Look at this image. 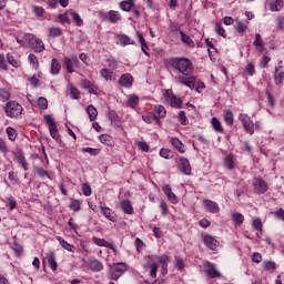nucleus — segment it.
Wrapping results in <instances>:
<instances>
[{"label": "nucleus", "mask_w": 284, "mask_h": 284, "mask_svg": "<svg viewBox=\"0 0 284 284\" xmlns=\"http://www.w3.org/2000/svg\"><path fill=\"white\" fill-rule=\"evenodd\" d=\"M126 105L128 108H136V105H139V98L136 94H131L128 97Z\"/></svg>", "instance_id": "obj_35"}, {"label": "nucleus", "mask_w": 284, "mask_h": 284, "mask_svg": "<svg viewBox=\"0 0 284 284\" xmlns=\"http://www.w3.org/2000/svg\"><path fill=\"white\" fill-rule=\"evenodd\" d=\"M152 261H159L162 270V274H168V263H170V257L168 255H161V256H152Z\"/></svg>", "instance_id": "obj_15"}, {"label": "nucleus", "mask_w": 284, "mask_h": 284, "mask_svg": "<svg viewBox=\"0 0 284 284\" xmlns=\"http://www.w3.org/2000/svg\"><path fill=\"white\" fill-rule=\"evenodd\" d=\"M253 187L256 194H265L268 190L267 182L261 178H255L253 180Z\"/></svg>", "instance_id": "obj_7"}, {"label": "nucleus", "mask_w": 284, "mask_h": 284, "mask_svg": "<svg viewBox=\"0 0 284 284\" xmlns=\"http://www.w3.org/2000/svg\"><path fill=\"white\" fill-rule=\"evenodd\" d=\"M69 14L71 19L74 21L75 26L81 27L83 26V19H81V16L77 13L74 10H69Z\"/></svg>", "instance_id": "obj_33"}, {"label": "nucleus", "mask_w": 284, "mask_h": 284, "mask_svg": "<svg viewBox=\"0 0 284 284\" xmlns=\"http://www.w3.org/2000/svg\"><path fill=\"white\" fill-rule=\"evenodd\" d=\"M203 205L206 212H210L211 214H219V212H221L219 204L212 200H203Z\"/></svg>", "instance_id": "obj_12"}, {"label": "nucleus", "mask_w": 284, "mask_h": 284, "mask_svg": "<svg viewBox=\"0 0 284 284\" xmlns=\"http://www.w3.org/2000/svg\"><path fill=\"white\" fill-rule=\"evenodd\" d=\"M68 91H69L71 99H79L81 97V92L79 91V89H77L72 84H69Z\"/></svg>", "instance_id": "obj_37"}, {"label": "nucleus", "mask_w": 284, "mask_h": 284, "mask_svg": "<svg viewBox=\"0 0 284 284\" xmlns=\"http://www.w3.org/2000/svg\"><path fill=\"white\" fill-rule=\"evenodd\" d=\"M100 143H103L104 145H112V138L108 134H102L99 136Z\"/></svg>", "instance_id": "obj_52"}, {"label": "nucleus", "mask_w": 284, "mask_h": 284, "mask_svg": "<svg viewBox=\"0 0 284 284\" xmlns=\"http://www.w3.org/2000/svg\"><path fill=\"white\" fill-rule=\"evenodd\" d=\"M31 8H32V12H34L36 17H43L44 10L42 9V7L33 4Z\"/></svg>", "instance_id": "obj_57"}, {"label": "nucleus", "mask_w": 284, "mask_h": 284, "mask_svg": "<svg viewBox=\"0 0 284 284\" xmlns=\"http://www.w3.org/2000/svg\"><path fill=\"white\" fill-rule=\"evenodd\" d=\"M57 241H59L60 245L63 247V250H67V252L74 253V245L68 243L63 237L57 236Z\"/></svg>", "instance_id": "obj_31"}, {"label": "nucleus", "mask_w": 284, "mask_h": 284, "mask_svg": "<svg viewBox=\"0 0 284 284\" xmlns=\"http://www.w3.org/2000/svg\"><path fill=\"white\" fill-rule=\"evenodd\" d=\"M245 72L248 74V77H254L256 69L254 68V64L248 62L245 67Z\"/></svg>", "instance_id": "obj_56"}, {"label": "nucleus", "mask_w": 284, "mask_h": 284, "mask_svg": "<svg viewBox=\"0 0 284 284\" xmlns=\"http://www.w3.org/2000/svg\"><path fill=\"white\" fill-rule=\"evenodd\" d=\"M180 34L183 43H186V45H192V43H194L192 38H190V36L185 34L183 31H181Z\"/></svg>", "instance_id": "obj_60"}, {"label": "nucleus", "mask_w": 284, "mask_h": 284, "mask_svg": "<svg viewBox=\"0 0 284 284\" xmlns=\"http://www.w3.org/2000/svg\"><path fill=\"white\" fill-rule=\"evenodd\" d=\"M148 267L150 270V276L152 278H156V272H159V265H156V263H150L148 264Z\"/></svg>", "instance_id": "obj_48"}, {"label": "nucleus", "mask_w": 284, "mask_h": 284, "mask_svg": "<svg viewBox=\"0 0 284 284\" xmlns=\"http://www.w3.org/2000/svg\"><path fill=\"white\" fill-rule=\"evenodd\" d=\"M274 79H275L276 85H281V83H283V79H284L283 65L275 68Z\"/></svg>", "instance_id": "obj_27"}, {"label": "nucleus", "mask_w": 284, "mask_h": 284, "mask_svg": "<svg viewBox=\"0 0 284 284\" xmlns=\"http://www.w3.org/2000/svg\"><path fill=\"white\" fill-rule=\"evenodd\" d=\"M100 210L102 216H104L105 219H108V221H111L112 223H116V217H114V213H112V210L110 207L100 206Z\"/></svg>", "instance_id": "obj_22"}, {"label": "nucleus", "mask_w": 284, "mask_h": 284, "mask_svg": "<svg viewBox=\"0 0 284 284\" xmlns=\"http://www.w3.org/2000/svg\"><path fill=\"white\" fill-rule=\"evenodd\" d=\"M143 121H145V123H156V125H159V123H161V120H159V116H156V114H144L142 115Z\"/></svg>", "instance_id": "obj_32"}, {"label": "nucleus", "mask_w": 284, "mask_h": 284, "mask_svg": "<svg viewBox=\"0 0 284 284\" xmlns=\"http://www.w3.org/2000/svg\"><path fill=\"white\" fill-rule=\"evenodd\" d=\"M179 168L182 174H185L186 176H190V174H192V166L190 165V160H187L186 158H180Z\"/></svg>", "instance_id": "obj_14"}, {"label": "nucleus", "mask_w": 284, "mask_h": 284, "mask_svg": "<svg viewBox=\"0 0 284 284\" xmlns=\"http://www.w3.org/2000/svg\"><path fill=\"white\" fill-rule=\"evenodd\" d=\"M58 19L60 23H70V11H67L65 13H60L58 16Z\"/></svg>", "instance_id": "obj_54"}, {"label": "nucleus", "mask_w": 284, "mask_h": 284, "mask_svg": "<svg viewBox=\"0 0 284 284\" xmlns=\"http://www.w3.org/2000/svg\"><path fill=\"white\" fill-rule=\"evenodd\" d=\"M7 59L8 63H10V65H12L13 68H21V61L14 59L12 54H8Z\"/></svg>", "instance_id": "obj_49"}, {"label": "nucleus", "mask_w": 284, "mask_h": 284, "mask_svg": "<svg viewBox=\"0 0 284 284\" xmlns=\"http://www.w3.org/2000/svg\"><path fill=\"white\" fill-rule=\"evenodd\" d=\"M134 40L125 33L118 34V45L125 48V45H134Z\"/></svg>", "instance_id": "obj_16"}, {"label": "nucleus", "mask_w": 284, "mask_h": 284, "mask_svg": "<svg viewBox=\"0 0 284 284\" xmlns=\"http://www.w3.org/2000/svg\"><path fill=\"white\" fill-rule=\"evenodd\" d=\"M135 145H138L141 152H150V144L145 141H136Z\"/></svg>", "instance_id": "obj_46"}, {"label": "nucleus", "mask_w": 284, "mask_h": 284, "mask_svg": "<svg viewBox=\"0 0 284 284\" xmlns=\"http://www.w3.org/2000/svg\"><path fill=\"white\" fill-rule=\"evenodd\" d=\"M80 85L83 90H87L89 94H99V87L89 80H81Z\"/></svg>", "instance_id": "obj_11"}, {"label": "nucleus", "mask_w": 284, "mask_h": 284, "mask_svg": "<svg viewBox=\"0 0 284 284\" xmlns=\"http://www.w3.org/2000/svg\"><path fill=\"white\" fill-rule=\"evenodd\" d=\"M215 32L216 34H219V37H223V39L227 37V33L225 32V29L223 28V26H221V23L215 24Z\"/></svg>", "instance_id": "obj_53"}, {"label": "nucleus", "mask_w": 284, "mask_h": 284, "mask_svg": "<svg viewBox=\"0 0 284 284\" xmlns=\"http://www.w3.org/2000/svg\"><path fill=\"white\" fill-rule=\"evenodd\" d=\"M165 101L170 104L171 108H181V105H183V100L174 95L172 90H168L165 92Z\"/></svg>", "instance_id": "obj_5"}, {"label": "nucleus", "mask_w": 284, "mask_h": 284, "mask_svg": "<svg viewBox=\"0 0 284 284\" xmlns=\"http://www.w3.org/2000/svg\"><path fill=\"white\" fill-rule=\"evenodd\" d=\"M178 119H179L181 125H187V116H185V112L180 111Z\"/></svg>", "instance_id": "obj_63"}, {"label": "nucleus", "mask_w": 284, "mask_h": 284, "mask_svg": "<svg viewBox=\"0 0 284 284\" xmlns=\"http://www.w3.org/2000/svg\"><path fill=\"white\" fill-rule=\"evenodd\" d=\"M204 271L206 272L210 278H219L221 277V272L216 270V265L211 262L204 263Z\"/></svg>", "instance_id": "obj_9"}, {"label": "nucleus", "mask_w": 284, "mask_h": 284, "mask_svg": "<svg viewBox=\"0 0 284 284\" xmlns=\"http://www.w3.org/2000/svg\"><path fill=\"white\" fill-rule=\"evenodd\" d=\"M240 121H241L245 132H247V134H251V135L254 134V122L252 121V119L248 118L247 114L241 113Z\"/></svg>", "instance_id": "obj_6"}, {"label": "nucleus", "mask_w": 284, "mask_h": 284, "mask_svg": "<svg viewBox=\"0 0 284 284\" xmlns=\"http://www.w3.org/2000/svg\"><path fill=\"white\" fill-rule=\"evenodd\" d=\"M170 143L180 154H185V144L179 138H170Z\"/></svg>", "instance_id": "obj_18"}, {"label": "nucleus", "mask_w": 284, "mask_h": 284, "mask_svg": "<svg viewBox=\"0 0 284 284\" xmlns=\"http://www.w3.org/2000/svg\"><path fill=\"white\" fill-rule=\"evenodd\" d=\"M106 19L110 21V23H118V21H121L122 17L119 11L110 10Z\"/></svg>", "instance_id": "obj_26"}, {"label": "nucleus", "mask_w": 284, "mask_h": 284, "mask_svg": "<svg viewBox=\"0 0 284 284\" xmlns=\"http://www.w3.org/2000/svg\"><path fill=\"white\" fill-rule=\"evenodd\" d=\"M263 267L264 270H266V272H271V270L272 271L276 270V263L272 261H264Z\"/></svg>", "instance_id": "obj_51"}, {"label": "nucleus", "mask_w": 284, "mask_h": 284, "mask_svg": "<svg viewBox=\"0 0 284 284\" xmlns=\"http://www.w3.org/2000/svg\"><path fill=\"white\" fill-rule=\"evenodd\" d=\"M235 30L236 32L243 33L247 30V24H244L241 20L236 19Z\"/></svg>", "instance_id": "obj_50"}, {"label": "nucleus", "mask_w": 284, "mask_h": 284, "mask_svg": "<svg viewBox=\"0 0 284 284\" xmlns=\"http://www.w3.org/2000/svg\"><path fill=\"white\" fill-rule=\"evenodd\" d=\"M136 37L139 39V42L141 43V50L146 55L150 57V53H148V50H150V47H148V42H145V38H143V34L141 32H136Z\"/></svg>", "instance_id": "obj_25"}, {"label": "nucleus", "mask_w": 284, "mask_h": 284, "mask_svg": "<svg viewBox=\"0 0 284 284\" xmlns=\"http://www.w3.org/2000/svg\"><path fill=\"white\" fill-rule=\"evenodd\" d=\"M82 192H83L84 196H91L92 195V186H90V184H88V183L82 184Z\"/></svg>", "instance_id": "obj_59"}, {"label": "nucleus", "mask_w": 284, "mask_h": 284, "mask_svg": "<svg viewBox=\"0 0 284 284\" xmlns=\"http://www.w3.org/2000/svg\"><path fill=\"white\" fill-rule=\"evenodd\" d=\"M109 121H111L112 125L120 126L121 125V118L114 111H109L106 113Z\"/></svg>", "instance_id": "obj_28"}, {"label": "nucleus", "mask_w": 284, "mask_h": 284, "mask_svg": "<svg viewBox=\"0 0 284 284\" xmlns=\"http://www.w3.org/2000/svg\"><path fill=\"white\" fill-rule=\"evenodd\" d=\"M100 75L104 81H116V74L106 68L100 70Z\"/></svg>", "instance_id": "obj_24"}, {"label": "nucleus", "mask_w": 284, "mask_h": 284, "mask_svg": "<svg viewBox=\"0 0 284 284\" xmlns=\"http://www.w3.org/2000/svg\"><path fill=\"white\" fill-rule=\"evenodd\" d=\"M4 112L10 119H17L23 113V108H4Z\"/></svg>", "instance_id": "obj_20"}, {"label": "nucleus", "mask_w": 284, "mask_h": 284, "mask_svg": "<svg viewBox=\"0 0 284 284\" xmlns=\"http://www.w3.org/2000/svg\"><path fill=\"white\" fill-rule=\"evenodd\" d=\"M34 171H36V174L38 176H40V179H45V176H48V179H50V175L48 174V171H45V169H43L41 166H36Z\"/></svg>", "instance_id": "obj_47"}, {"label": "nucleus", "mask_w": 284, "mask_h": 284, "mask_svg": "<svg viewBox=\"0 0 284 284\" xmlns=\"http://www.w3.org/2000/svg\"><path fill=\"white\" fill-rule=\"evenodd\" d=\"M70 210L73 212H79V210H81V203L79 200L71 199Z\"/></svg>", "instance_id": "obj_55"}, {"label": "nucleus", "mask_w": 284, "mask_h": 284, "mask_svg": "<svg viewBox=\"0 0 284 284\" xmlns=\"http://www.w3.org/2000/svg\"><path fill=\"white\" fill-rule=\"evenodd\" d=\"M63 34V31L59 27H52L49 29V37L57 38L61 37Z\"/></svg>", "instance_id": "obj_43"}, {"label": "nucleus", "mask_w": 284, "mask_h": 284, "mask_svg": "<svg viewBox=\"0 0 284 284\" xmlns=\"http://www.w3.org/2000/svg\"><path fill=\"white\" fill-rule=\"evenodd\" d=\"M253 227L257 231V232H263V222H261V219H255L253 221Z\"/></svg>", "instance_id": "obj_61"}, {"label": "nucleus", "mask_w": 284, "mask_h": 284, "mask_svg": "<svg viewBox=\"0 0 284 284\" xmlns=\"http://www.w3.org/2000/svg\"><path fill=\"white\" fill-rule=\"evenodd\" d=\"M88 266L89 270H91V272H102L103 270V263H101V261L93 258V260H89L88 262Z\"/></svg>", "instance_id": "obj_21"}, {"label": "nucleus", "mask_w": 284, "mask_h": 284, "mask_svg": "<svg viewBox=\"0 0 284 284\" xmlns=\"http://www.w3.org/2000/svg\"><path fill=\"white\" fill-rule=\"evenodd\" d=\"M28 60L29 63H31L33 70H39V58H37L33 53H30Z\"/></svg>", "instance_id": "obj_41"}, {"label": "nucleus", "mask_w": 284, "mask_h": 284, "mask_svg": "<svg viewBox=\"0 0 284 284\" xmlns=\"http://www.w3.org/2000/svg\"><path fill=\"white\" fill-rule=\"evenodd\" d=\"M266 4L268 6L271 12H281V10H283V0H266Z\"/></svg>", "instance_id": "obj_19"}, {"label": "nucleus", "mask_w": 284, "mask_h": 284, "mask_svg": "<svg viewBox=\"0 0 284 284\" xmlns=\"http://www.w3.org/2000/svg\"><path fill=\"white\" fill-rule=\"evenodd\" d=\"M125 272H128V266L125 263H114L109 268L108 277L111 278V281H119V278H121L122 274H125Z\"/></svg>", "instance_id": "obj_3"}, {"label": "nucleus", "mask_w": 284, "mask_h": 284, "mask_svg": "<svg viewBox=\"0 0 284 284\" xmlns=\"http://www.w3.org/2000/svg\"><path fill=\"white\" fill-rule=\"evenodd\" d=\"M48 263L52 272H57V268L59 267V264L57 263V256L54 253H49L48 256Z\"/></svg>", "instance_id": "obj_29"}, {"label": "nucleus", "mask_w": 284, "mask_h": 284, "mask_svg": "<svg viewBox=\"0 0 284 284\" xmlns=\"http://www.w3.org/2000/svg\"><path fill=\"white\" fill-rule=\"evenodd\" d=\"M160 156L162 159H172V151L170 149H161Z\"/></svg>", "instance_id": "obj_58"}, {"label": "nucleus", "mask_w": 284, "mask_h": 284, "mask_svg": "<svg viewBox=\"0 0 284 284\" xmlns=\"http://www.w3.org/2000/svg\"><path fill=\"white\" fill-rule=\"evenodd\" d=\"M255 48H263V39L261 38V33L255 34V41L253 42Z\"/></svg>", "instance_id": "obj_62"}, {"label": "nucleus", "mask_w": 284, "mask_h": 284, "mask_svg": "<svg viewBox=\"0 0 284 284\" xmlns=\"http://www.w3.org/2000/svg\"><path fill=\"white\" fill-rule=\"evenodd\" d=\"M224 165L227 168V170H234V158L232 154H229L224 159Z\"/></svg>", "instance_id": "obj_42"}, {"label": "nucleus", "mask_w": 284, "mask_h": 284, "mask_svg": "<svg viewBox=\"0 0 284 284\" xmlns=\"http://www.w3.org/2000/svg\"><path fill=\"white\" fill-rule=\"evenodd\" d=\"M87 114H89L90 121H97V116H99V111H97V108H87Z\"/></svg>", "instance_id": "obj_44"}, {"label": "nucleus", "mask_w": 284, "mask_h": 284, "mask_svg": "<svg viewBox=\"0 0 284 284\" xmlns=\"http://www.w3.org/2000/svg\"><path fill=\"white\" fill-rule=\"evenodd\" d=\"M44 121L49 128L50 136L54 139V141H61V135H59V129H57V123L52 119V115H44Z\"/></svg>", "instance_id": "obj_4"}, {"label": "nucleus", "mask_w": 284, "mask_h": 284, "mask_svg": "<svg viewBox=\"0 0 284 284\" xmlns=\"http://www.w3.org/2000/svg\"><path fill=\"white\" fill-rule=\"evenodd\" d=\"M133 81H134V78H132V74L124 73L121 75L119 83L122 88H132Z\"/></svg>", "instance_id": "obj_17"}, {"label": "nucleus", "mask_w": 284, "mask_h": 284, "mask_svg": "<svg viewBox=\"0 0 284 284\" xmlns=\"http://www.w3.org/2000/svg\"><path fill=\"white\" fill-rule=\"evenodd\" d=\"M120 8L124 11V12H130V10H132V8H134V0H124L120 2Z\"/></svg>", "instance_id": "obj_34"}, {"label": "nucleus", "mask_w": 284, "mask_h": 284, "mask_svg": "<svg viewBox=\"0 0 284 284\" xmlns=\"http://www.w3.org/2000/svg\"><path fill=\"white\" fill-rule=\"evenodd\" d=\"M166 199L170 201V203H172L173 205H176V203H179V197L176 196V194H174V192L171 191L170 195H166Z\"/></svg>", "instance_id": "obj_64"}, {"label": "nucleus", "mask_w": 284, "mask_h": 284, "mask_svg": "<svg viewBox=\"0 0 284 284\" xmlns=\"http://www.w3.org/2000/svg\"><path fill=\"white\" fill-rule=\"evenodd\" d=\"M14 161L20 164L24 172H28V161H26V155H23V151L17 150L13 152Z\"/></svg>", "instance_id": "obj_10"}, {"label": "nucleus", "mask_w": 284, "mask_h": 284, "mask_svg": "<svg viewBox=\"0 0 284 284\" xmlns=\"http://www.w3.org/2000/svg\"><path fill=\"white\" fill-rule=\"evenodd\" d=\"M24 41L29 44L33 52L41 53L43 52V50H45V44L43 43V40L39 39L37 36L32 33H26Z\"/></svg>", "instance_id": "obj_2"}, {"label": "nucleus", "mask_w": 284, "mask_h": 284, "mask_svg": "<svg viewBox=\"0 0 284 284\" xmlns=\"http://www.w3.org/2000/svg\"><path fill=\"white\" fill-rule=\"evenodd\" d=\"M224 121L226 125H232L234 123V114L230 110L224 111Z\"/></svg>", "instance_id": "obj_39"}, {"label": "nucleus", "mask_w": 284, "mask_h": 284, "mask_svg": "<svg viewBox=\"0 0 284 284\" xmlns=\"http://www.w3.org/2000/svg\"><path fill=\"white\" fill-rule=\"evenodd\" d=\"M61 72V64L59 63V60L53 59L51 61V74H59Z\"/></svg>", "instance_id": "obj_38"}, {"label": "nucleus", "mask_w": 284, "mask_h": 284, "mask_svg": "<svg viewBox=\"0 0 284 284\" xmlns=\"http://www.w3.org/2000/svg\"><path fill=\"white\" fill-rule=\"evenodd\" d=\"M231 219L235 225H243V221H245V216L239 212H232Z\"/></svg>", "instance_id": "obj_30"}, {"label": "nucleus", "mask_w": 284, "mask_h": 284, "mask_svg": "<svg viewBox=\"0 0 284 284\" xmlns=\"http://www.w3.org/2000/svg\"><path fill=\"white\" fill-rule=\"evenodd\" d=\"M211 124L213 126V130H215V132L223 133V126L221 125V121H219V119L212 118Z\"/></svg>", "instance_id": "obj_40"}, {"label": "nucleus", "mask_w": 284, "mask_h": 284, "mask_svg": "<svg viewBox=\"0 0 284 284\" xmlns=\"http://www.w3.org/2000/svg\"><path fill=\"white\" fill-rule=\"evenodd\" d=\"M120 206L124 214H134V207L132 206V202H130V200H122L120 202Z\"/></svg>", "instance_id": "obj_23"}, {"label": "nucleus", "mask_w": 284, "mask_h": 284, "mask_svg": "<svg viewBox=\"0 0 284 284\" xmlns=\"http://www.w3.org/2000/svg\"><path fill=\"white\" fill-rule=\"evenodd\" d=\"M169 63L171 68H173V70H179L181 74H184V77L180 75L178 78L179 83H182V85H186L187 88H191L192 83H194V75H190L194 70V68L192 67V61H190V59L186 58H171L169 60Z\"/></svg>", "instance_id": "obj_1"}, {"label": "nucleus", "mask_w": 284, "mask_h": 284, "mask_svg": "<svg viewBox=\"0 0 284 284\" xmlns=\"http://www.w3.org/2000/svg\"><path fill=\"white\" fill-rule=\"evenodd\" d=\"M6 132H7V136H8L9 141H17L18 133L14 128L8 126L6 129Z\"/></svg>", "instance_id": "obj_36"}, {"label": "nucleus", "mask_w": 284, "mask_h": 284, "mask_svg": "<svg viewBox=\"0 0 284 284\" xmlns=\"http://www.w3.org/2000/svg\"><path fill=\"white\" fill-rule=\"evenodd\" d=\"M202 241H203L204 245H206L209 247V250L214 251V250H216V247H219V241L210 234L203 235Z\"/></svg>", "instance_id": "obj_13"}, {"label": "nucleus", "mask_w": 284, "mask_h": 284, "mask_svg": "<svg viewBox=\"0 0 284 284\" xmlns=\"http://www.w3.org/2000/svg\"><path fill=\"white\" fill-rule=\"evenodd\" d=\"M63 63L68 72L72 74V72H74V68H79V58H77V55L65 57L63 59Z\"/></svg>", "instance_id": "obj_8"}, {"label": "nucleus", "mask_w": 284, "mask_h": 284, "mask_svg": "<svg viewBox=\"0 0 284 284\" xmlns=\"http://www.w3.org/2000/svg\"><path fill=\"white\" fill-rule=\"evenodd\" d=\"M81 152H83L84 154H90L91 156H99V153L101 152V150L99 149H93V148H82Z\"/></svg>", "instance_id": "obj_45"}]
</instances>
